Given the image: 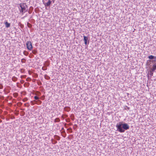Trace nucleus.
<instances>
[{
    "instance_id": "obj_1",
    "label": "nucleus",
    "mask_w": 156,
    "mask_h": 156,
    "mask_svg": "<svg viewBox=\"0 0 156 156\" xmlns=\"http://www.w3.org/2000/svg\"><path fill=\"white\" fill-rule=\"evenodd\" d=\"M21 9L20 10V12L23 14L27 10V6L26 4L22 3L20 4Z\"/></svg>"
},
{
    "instance_id": "obj_2",
    "label": "nucleus",
    "mask_w": 156,
    "mask_h": 156,
    "mask_svg": "<svg viewBox=\"0 0 156 156\" xmlns=\"http://www.w3.org/2000/svg\"><path fill=\"white\" fill-rule=\"evenodd\" d=\"M122 126V123L120 122H119V124H117L116 126L117 127L118 130L119 132L121 133L124 132L125 131V130L122 129L121 127Z\"/></svg>"
},
{
    "instance_id": "obj_3",
    "label": "nucleus",
    "mask_w": 156,
    "mask_h": 156,
    "mask_svg": "<svg viewBox=\"0 0 156 156\" xmlns=\"http://www.w3.org/2000/svg\"><path fill=\"white\" fill-rule=\"evenodd\" d=\"M42 2L45 7L49 6L51 3L50 0H42Z\"/></svg>"
},
{
    "instance_id": "obj_4",
    "label": "nucleus",
    "mask_w": 156,
    "mask_h": 156,
    "mask_svg": "<svg viewBox=\"0 0 156 156\" xmlns=\"http://www.w3.org/2000/svg\"><path fill=\"white\" fill-rule=\"evenodd\" d=\"M27 48L28 49L31 50L33 48L32 43L30 41H27L26 43Z\"/></svg>"
},
{
    "instance_id": "obj_5",
    "label": "nucleus",
    "mask_w": 156,
    "mask_h": 156,
    "mask_svg": "<svg viewBox=\"0 0 156 156\" xmlns=\"http://www.w3.org/2000/svg\"><path fill=\"white\" fill-rule=\"evenodd\" d=\"M122 127L125 130L128 129H129V126L126 123H124L122 124Z\"/></svg>"
},
{
    "instance_id": "obj_6",
    "label": "nucleus",
    "mask_w": 156,
    "mask_h": 156,
    "mask_svg": "<svg viewBox=\"0 0 156 156\" xmlns=\"http://www.w3.org/2000/svg\"><path fill=\"white\" fill-rule=\"evenodd\" d=\"M154 64L152 66V68L151 70V72H154L156 69V62L154 63Z\"/></svg>"
},
{
    "instance_id": "obj_7",
    "label": "nucleus",
    "mask_w": 156,
    "mask_h": 156,
    "mask_svg": "<svg viewBox=\"0 0 156 156\" xmlns=\"http://www.w3.org/2000/svg\"><path fill=\"white\" fill-rule=\"evenodd\" d=\"M148 58L151 59H153L154 58H155V59L154 60H153L152 62L153 63H154L155 62H156V56L154 57V56L152 55H151L148 56Z\"/></svg>"
},
{
    "instance_id": "obj_8",
    "label": "nucleus",
    "mask_w": 156,
    "mask_h": 156,
    "mask_svg": "<svg viewBox=\"0 0 156 156\" xmlns=\"http://www.w3.org/2000/svg\"><path fill=\"white\" fill-rule=\"evenodd\" d=\"M5 27L6 28H8L10 26V23H8L7 21H6L5 22Z\"/></svg>"
},
{
    "instance_id": "obj_9",
    "label": "nucleus",
    "mask_w": 156,
    "mask_h": 156,
    "mask_svg": "<svg viewBox=\"0 0 156 156\" xmlns=\"http://www.w3.org/2000/svg\"><path fill=\"white\" fill-rule=\"evenodd\" d=\"M84 40V42L85 44H87V41L88 40V38L87 37L84 36H83Z\"/></svg>"
},
{
    "instance_id": "obj_10",
    "label": "nucleus",
    "mask_w": 156,
    "mask_h": 156,
    "mask_svg": "<svg viewBox=\"0 0 156 156\" xmlns=\"http://www.w3.org/2000/svg\"><path fill=\"white\" fill-rule=\"evenodd\" d=\"M35 102H36V104L37 105H40L41 103L42 102L41 101L39 100H38L37 101H35Z\"/></svg>"
},
{
    "instance_id": "obj_11",
    "label": "nucleus",
    "mask_w": 156,
    "mask_h": 156,
    "mask_svg": "<svg viewBox=\"0 0 156 156\" xmlns=\"http://www.w3.org/2000/svg\"><path fill=\"white\" fill-rule=\"evenodd\" d=\"M35 100H34V101H30L31 105H34L35 104H36V103H35Z\"/></svg>"
},
{
    "instance_id": "obj_12",
    "label": "nucleus",
    "mask_w": 156,
    "mask_h": 156,
    "mask_svg": "<svg viewBox=\"0 0 156 156\" xmlns=\"http://www.w3.org/2000/svg\"><path fill=\"white\" fill-rule=\"evenodd\" d=\"M60 119L58 118H57L55 119V122H58L60 121Z\"/></svg>"
},
{
    "instance_id": "obj_13",
    "label": "nucleus",
    "mask_w": 156,
    "mask_h": 156,
    "mask_svg": "<svg viewBox=\"0 0 156 156\" xmlns=\"http://www.w3.org/2000/svg\"><path fill=\"white\" fill-rule=\"evenodd\" d=\"M27 26L29 27L30 28L32 27V25L31 24L29 23H28L27 24Z\"/></svg>"
},
{
    "instance_id": "obj_14",
    "label": "nucleus",
    "mask_w": 156,
    "mask_h": 156,
    "mask_svg": "<svg viewBox=\"0 0 156 156\" xmlns=\"http://www.w3.org/2000/svg\"><path fill=\"white\" fill-rule=\"evenodd\" d=\"M34 98L35 99V100H37L39 98L37 96H35L34 97Z\"/></svg>"
},
{
    "instance_id": "obj_15",
    "label": "nucleus",
    "mask_w": 156,
    "mask_h": 156,
    "mask_svg": "<svg viewBox=\"0 0 156 156\" xmlns=\"http://www.w3.org/2000/svg\"><path fill=\"white\" fill-rule=\"evenodd\" d=\"M150 75H151V76H152L153 75V72H151L150 71Z\"/></svg>"
},
{
    "instance_id": "obj_16",
    "label": "nucleus",
    "mask_w": 156,
    "mask_h": 156,
    "mask_svg": "<svg viewBox=\"0 0 156 156\" xmlns=\"http://www.w3.org/2000/svg\"><path fill=\"white\" fill-rule=\"evenodd\" d=\"M23 59H22V62H23Z\"/></svg>"
}]
</instances>
